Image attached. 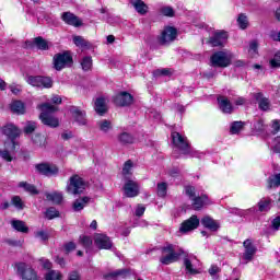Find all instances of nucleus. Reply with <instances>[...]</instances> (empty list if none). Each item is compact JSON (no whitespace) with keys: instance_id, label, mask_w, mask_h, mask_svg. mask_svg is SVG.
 <instances>
[{"instance_id":"423d86ee","label":"nucleus","mask_w":280,"mask_h":280,"mask_svg":"<svg viewBox=\"0 0 280 280\" xmlns=\"http://www.w3.org/2000/svg\"><path fill=\"white\" fill-rule=\"evenodd\" d=\"M180 255H183V250L178 253L174 249V245L166 244L162 247V257L160 258V261L161 264H164V266H170V264L176 262Z\"/></svg>"},{"instance_id":"49530a36","label":"nucleus","mask_w":280,"mask_h":280,"mask_svg":"<svg viewBox=\"0 0 280 280\" xmlns=\"http://www.w3.org/2000/svg\"><path fill=\"white\" fill-rule=\"evenodd\" d=\"M132 174V161H127L124 164L122 167V175L125 176V178H128V176H130Z\"/></svg>"},{"instance_id":"7c9ffc66","label":"nucleus","mask_w":280,"mask_h":280,"mask_svg":"<svg viewBox=\"0 0 280 280\" xmlns=\"http://www.w3.org/2000/svg\"><path fill=\"white\" fill-rule=\"evenodd\" d=\"M18 187H20V189H24V191H27V194H31L32 196H36L38 194V189H36V186L27 182H20L18 184Z\"/></svg>"},{"instance_id":"b1692460","label":"nucleus","mask_w":280,"mask_h":280,"mask_svg":"<svg viewBox=\"0 0 280 280\" xmlns=\"http://www.w3.org/2000/svg\"><path fill=\"white\" fill-rule=\"evenodd\" d=\"M253 97L258 102L260 110H268L270 108V101L267 97H264L262 93H254Z\"/></svg>"},{"instance_id":"4d7b16f0","label":"nucleus","mask_w":280,"mask_h":280,"mask_svg":"<svg viewBox=\"0 0 280 280\" xmlns=\"http://www.w3.org/2000/svg\"><path fill=\"white\" fill-rule=\"evenodd\" d=\"M161 12L164 16H174V9H172L171 7L162 8Z\"/></svg>"},{"instance_id":"603ef678","label":"nucleus","mask_w":280,"mask_h":280,"mask_svg":"<svg viewBox=\"0 0 280 280\" xmlns=\"http://www.w3.org/2000/svg\"><path fill=\"white\" fill-rule=\"evenodd\" d=\"M9 89L11 93H13V95H19V93L23 91V86L16 83H12L11 85H9Z\"/></svg>"},{"instance_id":"8fccbe9b","label":"nucleus","mask_w":280,"mask_h":280,"mask_svg":"<svg viewBox=\"0 0 280 280\" xmlns=\"http://www.w3.org/2000/svg\"><path fill=\"white\" fill-rule=\"evenodd\" d=\"M80 244H82L84 248H91V246H93V240L89 236H80Z\"/></svg>"},{"instance_id":"5701e85b","label":"nucleus","mask_w":280,"mask_h":280,"mask_svg":"<svg viewBox=\"0 0 280 280\" xmlns=\"http://www.w3.org/2000/svg\"><path fill=\"white\" fill-rule=\"evenodd\" d=\"M201 224L205 226V229H208L209 231L215 232L220 229V222L217 220H213V218L206 215L201 219Z\"/></svg>"},{"instance_id":"a211bd4d","label":"nucleus","mask_w":280,"mask_h":280,"mask_svg":"<svg viewBox=\"0 0 280 280\" xmlns=\"http://www.w3.org/2000/svg\"><path fill=\"white\" fill-rule=\"evenodd\" d=\"M70 113L74 121L78 122L79 126H86V112L80 109L79 107L70 108Z\"/></svg>"},{"instance_id":"9d476101","label":"nucleus","mask_w":280,"mask_h":280,"mask_svg":"<svg viewBox=\"0 0 280 280\" xmlns=\"http://www.w3.org/2000/svg\"><path fill=\"white\" fill-rule=\"evenodd\" d=\"M26 82L37 89H51L54 86V81L49 77H28Z\"/></svg>"},{"instance_id":"f3484780","label":"nucleus","mask_w":280,"mask_h":280,"mask_svg":"<svg viewBox=\"0 0 280 280\" xmlns=\"http://www.w3.org/2000/svg\"><path fill=\"white\" fill-rule=\"evenodd\" d=\"M197 226H200V219L197 215H192L182 223L179 231L182 233H189V231L196 230Z\"/></svg>"},{"instance_id":"c85d7f7f","label":"nucleus","mask_w":280,"mask_h":280,"mask_svg":"<svg viewBox=\"0 0 280 280\" xmlns=\"http://www.w3.org/2000/svg\"><path fill=\"white\" fill-rule=\"evenodd\" d=\"M267 187L268 189H277V187H280V173L273 174L268 177Z\"/></svg>"},{"instance_id":"a878e982","label":"nucleus","mask_w":280,"mask_h":280,"mask_svg":"<svg viewBox=\"0 0 280 280\" xmlns=\"http://www.w3.org/2000/svg\"><path fill=\"white\" fill-rule=\"evenodd\" d=\"M46 200L49 202H52L54 205H60L62 202L63 196L62 192L52 191V192H46L45 194Z\"/></svg>"},{"instance_id":"4468645a","label":"nucleus","mask_w":280,"mask_h":280,"mask_svg":"<svg viewBox=\"0 0 280 280\" xmlns=\"http://www.w3.org/2000/svg\"><path fill=\"white\" fill-rule=\"evenodd\" d=\"M176 28L172 26H167L162 32V35L160 36V43L161 45H170V43H173V40H176Z\"/></svg>"},{"instance_id":"864d4df0","label":"nucleus","mask_w":280,"mask_h":280,"mask_svg":"<svg viewBox=\"0 0 280 280\" xmlns=\"http://www.w3.org/2000/svg\"><path fill=\"white\" fill-rule=\"evenodd\" d=\"M270 65L273 69L280 67V51H278L275 57L270 60Z\"/></svg>"},{"instance_id":"f704fd0d","label":"nucleus","mask_w":280,"mask_h":280,"mask_svg":"<svg viewBox=\"0 0 280 280\" xmlns=\"http://www.w3.org/2000/svg\"><path fill=\"white\" fill-rule=\"evenodd\" d=\"M236 23L240 30H247L249 25L248 16L244 13L238 14Z\"/></svg>"},{"instance_id":"ddd939ff","label":"nucleus","mask_w":280,"mask_h":280,"mask_svg":"<svg viewBox=\"0 0 280 280\" xmlns=\"http://www.w3.org/2000/svg\"><path fill=\"white\" fill-rule=\"evenodd\" d=\"M229 40V33L225 31H217L212 37H210L209 43L212 47H223Z\"/></svg>"},{"instance_id":"de8ad7c7","label":"nucleus","mask_w":280,"mask_h":280,"mask_svg":"<svg viewBox=\"0 0 280 280\" xmlns=\"http://www.w3.org/2000/svg\"><path fill=\"white\" fill-rule=\"evenodd\" d=\"M257 49H259V44L257 43V40L250 42L248 54L249 56H252V58H255V56H257Z\"/></svg>"},{"instance_id":"20e7f679","label":"nucleus","mask_w":280,"mask_h":280,"mask_svg":"<svg viewBox=\"0 0 280 280\" xmlns=\"http://www.w3.org/2000/svg\"><path fill=\"white\" fill-rule=\"evenodd\" d=\"M186 196L191 200L192 209L195 211H200L205 205H209V197L207 195L198 196L196 195V188L192 186H187L185 188Z\"/></svg>"},{"instance_id":"39448f33","label":"nucleus","mask_w":280,"mask_h":280,"mask_svg":"<svg viewBox=\"0 0 280 280\" xmlns=\"http://www.w3.org/2000/svg\"><path fill=\"white\" fill-rule=\"evenodd\" d=\"M233 60V52L229 50L217 51L211 56L213 67L226 68L231 66Z\"/></svg>"},{"instance_id":"69168bd1","label":"nucleus","mask_w":280,"mask_h":280,"mask_svg":"<svg viewBox=\"0 0 280 280\" xmlns=\"http://www.w3.org/2000/svg\"><path fill=\"white\" fill-rule=\"evenodd\" d=\"M65 249L67 253H71V250H75V243L70 242V243L66 244Z\"/></svg>"},{"instance_id":"72a5a7b5","label":"nucleus","mask_w":280,"mask_h":280,"mask_svg":"<svg viewBox=\"0 0 280 280\" xmlns=\"http://www.w3.org/2000/svg\"><path fill=\"white\" fill-rule=\"evenodd\" d=\"M34 45H36V47L39 48L42 51H47V49H49V47L51 46V44H49V42H47L43 37H36L34 39Z\"/></svg>"},{"instance_id":"13d9d810","label":"nucleus","mask_w":280,"mask_h":280,"mask_svg":"<svg viewBox=\"0 0 280 280\" xmlns=\"http://www.w3.org/2000/svg\"><path fill=\"white\" fill-rule=\"evenodd\" d=\"M144 213H145V207L143 205H138L136 208L135 215H137V218H141V215H143Z\"/></svg>"},{"instance_id":"c756f323","label":"nucleus","mask_w":280,"mask_h":280,"mask_svg":"<svg viewBox=\"0 0 280 280\" xmlns=\"http://www.w3.org/2000/svg\"><path fill=\"white\" fill-rule=\"evenodd\" d=\"M11 226H13V229L15 231H18L19 233H28L30 232V228H27L25 222L21 221V220L11 221Z\"/></svg>"},{"instance_id":"4be33fe9","label":"nucleus","mask_w":280,"mask_h":280,"mask_svg":"<svg viewBox=\"0 0 280 280\" xmlns=\"http://www.w3.org/2000/svg\"><path fill=\"white\" fill-rule=\"evenodd\" d=\"M61 19L67 25H72L73 27H80L82 25V20L78 19V16L71 12L62 13Z\"/></svg>"},{"instance_id":"e433bc0d","label":"nucleus","mask_w":280,"mask_h":280,"mask_svg":"<svg viewBox=\"0 0 280 280\" xmlns=\"http://www.w3.org/2000/svg\"><path fill=\"white\" fill-rule=\"evenodd\" d=\"M73 43L77 47H81V49H86V47H91L89 40L84 39L82 36H74Z\"/></svg>"},{"instance_id":"bb28decb","label":"nucleus","mask_w":280,"mask_h":280,"mask_svg":"<svg viewBox=\"0 0 280 280\" xmlns=\"http://www.w3.org/2000/svg\"><path fill=\"white\" fill-rule=\"evenodd\" d=\"M272 205V199H270L269 197L267 198H261L258 203H257V207H258V211L260 213H267V211L270 210V206Z\"/></svg>"},{"instance_id":"473e14b6","label":"nucleus","mask_w":280,"mask_h":280,"mask_svg":"<svg viewBox=\"0 0 280 280\" xmlns=\"http://www.w3.org/2000/svg\"><path fill=\"white\" fill-rule=\"evenodd\" d=\"M94 108L98 115H104L106 113V98H96Z\"/></svg>"},{"instance_id":"79ce46f5","label":"nucleus","mask_w":280,"mask_h":280,"mask_svg":"<svg viewBox=\"0 0 280 280\" xmlns=\"http://www.w3.org/2000/svg\"><path fill=\"white\" fill-rule=\"evenodd\" d=\"M46 280H62V273L58 270H49L45 275Z\"/></svg>"},{"instance_id":"aec40b11","label":"nucleus","mask_w":280,"mask_h":280,"mask_svg":"<svg viewBox=\"0 0 280 280\" xmlns=\"http://www.w3.org/2000/svg\"><path fill=\"white\" fill-rule=\"evenodd\" d=\"M114 102L117 106H130V104L133 102V97L132 94L128 92H120L115 96Z\"/></svg>"},{"instance_id":"052dcab7","label":"nucleus","mask_w":280,"mask_h":280,"mask_svg":"<svg viewBox=\"0 0 280 280\" xmlns=\"http://www.w3.org/2000/svg\"><path fill=\"white\" fill-rule=\"evenodd\" d=\"M271 226H272L273 231H279V229H280V217H276L271 221Z\"/></svg>"},{"instance_id":"bf43d9fd","label":"nucleus","mask_w":280,"mask_h":280,"mask_svg":"<svg viewBox=\"0 0 280 280\" xmlns=\"http://www.w3.org/2000/svg\"><path fill=\"white\" fill-rule=\"evenodd\" d=\"M272 150H273V152H276L277 154H280V137H277V138L273 140Z\"/></svg>"},{"instance_id":"9b49d317","label":"nucleus","mask_w":280,"mask_h":280,"mask_svg":"<svg viewBox=\"0 0 280 280\" xmlns=\"http://www.w3.org/2000/svg\"><path fill=\"white\" fill-rule=\"evenodd\" d=\"M139 183L135 179H127L124 185V194L127 198H137L139 196Z\"/></svg>"},{"instance_id":"e2e57ef3","label":"nucleus","mask_w":280,"mask_h":280,"mask_svg":"<svg viewBox=\"0 0 280 280\" xmlns=\"http://www.w3.org/2000/svg\"><path fill=\"white\" fill-rule=\"evenodd\" d=\"M271 128H272L273 135H277V132H279V130H280V121L279 120H273L272 125H271Z\"/></svg>"},{"instance_id":"a18cd8bd","label":"nucleus","mask_w":280,"mask_h":280,"mask_svg":"<svg viewBox=\"0 0 280 280\" xmlns=\"http://www.w3.org/2000/svg\"><path fill=\"white\" fill-rule=\"evenodd\" d=\"M158 196H160V198L167 196V183L161 182L158 184Z\"/></svg>"},{"instance_id":"37998d69","label":"nucleus","mask_w":280,"mask_h":280,"mask_svg":"<svg viewBox=\"0 0 280 280\" xmlns=\"http://www.w3.org/2000/svg\"><path fill=\"white\" fill-rule=\"evenodd\" d=\"M81 67L83 71H91V69L93 68V59L91 57H84L81 60Z\"/></svg>"},{"instance_id":"f257e3e1","label":"nucleus","mask_w":280,"mask_h":280,"mask_svg":"<svg viewBox=\"0 0 280 280\" xmlns=\"http://www.w3.org/2000/svg\"><path fill=\"white\" fill-rule=\"evenodd\" d=\"M2 132L8 137V140L4 142V149L0 150V156L3 161L12 163V161H14L16 148H19L16 139L20 137L21 130H19L16 126L10 124L3 127Z\"/></svg>"},{"instance_id":"412c9836","label":"nucleus","mask_w":280,"mask_h":280,"mask_svg":"<svg viewBox=\"0 0 280 280\" xmlns=\"http://www.w3.org/2000/svg\"><path fill=\"white\" fill-rule=\"evenodd\" d=\"M217 100L222 113H225L226 115H231V113H233V104H231V101L226 96L220 95Z\"/></svg>"},{"instance_id":"3c124183","label":"nucleus","mask_w":280,"mask_h":280,"mask_svg":"<svg viewBox=\"0 0 280 280\" xmlns=\"http://www.w3.org/2000/svg\"><path fill=\"white\" fill-rule=\"evenodd\" d=\"M36 130V122L34 121H28L24 128V132H26V135H32V132H34Z\"/></svg>"},{"instance_id":"dca6fc26","label":"nucleus","mask_w":280,"mask_h":280,"mask_svg":"<svg viewBox=\"0 0 280 280\" xmlns=\"http://www.w3.org/2000/svg\"><path fill=\"white\" fill-rule=\"evenodd\" d=\"M244 246V253H243V259L244 261H253V257H255V254L257 253V247L253 244V241L246 240L243 243Z\"/></svg>"},{"instance_id":"cd10ccee","label":"nucleus","mask_w":280,"mask_h":280,"mask_svg":"<svg viewBox=\"0 0 280 280\" xmlns=\"http://www.w3.org/2000/svg\"><path fill=\"white\" fill-rule=\"evenodd\" d=\"M11 110L15 113V115H25V103L21 101H13L11 103Z\"/></svg>"},{"instance_id":"f8f14e48","label":"nucleus","mask_w":280,"mask_h":280,"mask_svg":"<svg viewBox=\"0 0 280 280\" xmlns=\"http://www.w3.org/2000/svg\"><path fill=\"white\" fill-rule=\"evenodd\" d=\"M36 172L43 176H58V166L49 163H39L35 165Z\"/></svg>"},{"instance_id":"2eb2a0df","label":"nucleus","mask_w":280,"mask_h":280,"mask_svg":"<svg viewBox=\"0 0 280 280\" xmlns=\"http://www.w3.org/2000/svg\"><path fill=\"white\" fill-rule=\"evenodd\" d=\"M94 244L97 246V248L104 250H109V248H113V242L106 234H95Z\"/></svg>"},{"instance_id":"680f3d73","label":"nucleus","mask_w":280,"mask_h":280,"mask_svg":"<svg viewBox=\"0 0 280 280\" xmlns=\"http://www.w3.org/2000/svg\"><path fill=\"white\" fill-rule=\"evenodd\" d=\"M39 261L43 268H45L46 270H51V261H49V259L42 258Z\"/></svg>"},{"instance_id":"0eeeda50","label":"nucleus","mask_w":280,"mask_h":280,"mask_svg":"<svg viewBox=\"0 0 280 280\" xmlns=\"http://www.w3.org/2000/svg\"><path fill=\"white\" fill-rule=\"evenodd\" d=\"M15 267L19 277H21L23 280H38V275L36 273V270L32 268V266L25 262H18Z\"/></svg>"},{"instance_id":"4c0bfd02","label":"nucleus","mask_w":280,"mask_h":280,"mask_svg":"<svg viewBox=\"0 0 280 280\" xmlns=\"http://www.w3.org/2000/svg\"><path fill=\"white\" fill-rule=\"evenodd\" d=\"M244 130V122L243 121H234L230 127L231 135H240Z\"/></svg>"},{"instance_id":"6e6552de","label":"nucleus","mask_w":280,"mask_h":280,"mask_svg":"<svg viewBox=\"0 0 280 280\" xmlns=\"http://www.w3.org/2000/svg\"><path fill=\"white\" fill-rule=\"evenodd\" d=\"M73 65V58L69 52L57 54L54 56V68L56 71H62L66 67Z\"/></svg>"},{"instance_id":"5fc2aeb1","label":"nucleus","mask_w":280,"mask_h":280,"mask_svg":"<svg viewBox=\"0 0 280 280\" xmlns=\"http://www.w3.org/2000/svg\"><path fill=\"white\" fill-rule=\"evenodd\" d=\"M12 205L16 208V209H23V200L21 199V197L19 196H14L12 198Z\"/></svg>"},{"instance_id":"393cba45","label":"nucleus","mask_w":280,"mask_h":280,"mask_svg":"<svg viewBox=\"0 0 280 280\" xmlns=\"http://www.w3.org/2000/svg\"><path fill=\"white\" fill-rule=\"evenodd\" d=\"M130 3L138 14H148V4L143 0H130Z\"/></svg>"},{"instance_id":"1a4fd4ad","label":"nucleus","mask_w":280,"mask_h":280,"mask_svg":"<svg viewBox=\"0 0 280 280\" xmlns=\"http://www.w3.org/2000/svg\"><path fill=\"white\" fill-rule=\"evenodd\" d=\"M173 143L177 149L182 152V154H189L191 152V148L189 147V141L183 135L174 131L172 132Z\"/></svg>"},{"instance_id":"c9c22d12","label":"nucleus","mask_w":280,"mask_h":280,"mask_svg":"<svg viewBox=\"0 0 280 280\" xmlns=\"http://www.w3.org/2000/svg\"><path fill=\"white\" fill-rule=\"evenodd\" d=\"M118 141L122 143V145H128V143H135V138L128 132H122L118 136Z\"/></svg>"},{"instance_id":"6e6d98bb","label":"nucleus","mask_w":280,"mask_h":280,"mask_svg":"<svg viewBox=\"0 0 280 280\" xmlns=\"http://www.w3.org/2000/svg\"><path fill=\"white\" fill-rule=\"evenodd\" d=\"M35 237L42 240V242H47V240H49V234L45 231H38L35 233Z\"/></svg>"},{"instance_id":"338daca9","label":"nucleus","mask_w":280,"mask_h":280,"mask_svg":"<svg viewBox=\"0 0 280 280\" xmlns=\"http://www.w3.org/2000/svg\"><path fill=\"white\" fill-rule=\"evenodd\" d=\"M235 106H244L246 104V98L240 96L234 101Z\"/></svg>"},{"instance_id":"7ed1b4c3","label":"nucleus","mask_w":280,"mask_h":280,"mask_svg":"<svg viewBox=\"0 0 280 280\" xmlns=\"http://www.w3.org/2000/svg\"><path fill=\"white\" fill-rule=\"evenodd\" d=\"M85 189L86 183L80 175H72L66 186L67 194H70L71 196L83 194Z\"/></svg>"},{"instance_id":"f03ea898","label":"nucleus","mask_w":280,"mask_h":280,"mask_svg":"<svg viewBox=\"0 0 280 280\" xmlns=\"http://www.w3.org/2000/svg\"><path fill=\"white\" fill-rule=\"evenodd\" d=\"M39 110H42L39 115V119L44 126H48L49 128H58L60 126V120L51 115V113H56L58 110V107L49 104V103H44L37 106Z\"/></svg>"},{"instance_id":"774afa93","label":"nucleus","mask_w":280,"mask_h":280,"mask_svg":"<svg viewBox=\"0 0 280 280\" xmlns=\"http://www.w3.org/2000/svg\"><path fill=\"white\" fill-rule=\"evenodd\" d=\"M68 280H81L80 279V273H78V271H72L70 272Z\"/></svg>"},{"instance_id":"0e129e2a","label":"nucleus","mask_w":280,"mask_h":280,"mask_svg":"<svg viewBox=\"0 0 280 280\" xmlns=\"http://www.w3.org/2000/svg\"><path fill=\"white\" fill-rule=\"evenodd\" d=\"M218 272H220V267L212 265L209 269V275H211V277H215V275H218Z\"/></svg>"},{"instance_id":"6ab92c4d","label":"nucleus","mask_w":280,"mask_h":280,"mask_svg":"<svg viewBox=\"0 0 280 280\" xmlns=\"http://www.w3.org/2000/svg\"><path fill=\"white\" fill-rule=\"evenodd\" d=\"M91 197H79L71 205L72 211H74V213H80V211H83L85 207H89Z\"/></svg>"},{"instance_id":"58836bf2","label":"nucleus","mask_w":280,"mask_h":280,"mask_svg":"<svg viewBox=\"0 0 280 280\" xmlns=\"http://www.w3.org/2000/svg\"><path fill=\"white\" fill-rule=\"evenodd\" d=\"M97 127L101 132H108L109 130H113V124L110 122V120L106 119L98 121Z\"/></svg>"},{"instance_id":"c03bdc74","label":"nucleus","mask_w":280,"mask_h":280,"mask_svg":"<svg viewBox=\"0 0 280 280\" xmlns=\"http://www.w3.org/2000/svg\"><path fill=\"white\" fill-rule=\"evenodd\" d=\"M45 217L47 218V220H54V218L60 217V212L56 210V208L50 207L46 210Z\"/></svg>"},{"instance_id":"09e8293b","label":"nucleus","mask_w":280,"mask_h":280,"mask_svg":"<svg viewBox=\"0 0 280 280\" xmlns=\"http://www.w3.org/2000/svg\"><path fill=\"white\" fill-rule=\"evenodd\" d=\"M153 75L155 78H161V75H172V70H170L167 68L158 69V70L153 71Z\"/></svg>"},{"instance_id":"a19ab883","label":"nucleus","mask_w":280,"mask_h":280,"mask_svg":"<svg viewBox=\"0 0 280 280\" xmlns=\"http://www.w3.org/2000/svg\"><path fill=\"white\" fill-rule=\"evenodd\" d=\"M184 265L186 268V272H188V275H198V272H200L198 269L194 267V264H191V260H189V258L184 259Z\"/></svg>"},{"instance_id":"2f4dec72","label":"nucleus","mask_w":280,"mask_h":280,"mask_svg":"<svg viewBox=\"0 0 280 280\" xmlns=\"http://www.w3.org/2000/svg\"><path fill=\"white\" fill-rule=\"evenodd\" d=\"M130 275L128 269H118L114 272L108 273L106 277L110 279H126Z\"/></svg>"},{"instance_id":"ea45409f","label":"nucleus","mask_w":280,"mask_h":280,"mask_svg":"<svg viewBox=\"0 0 280 280\" xmlns=\"http://www.w3.org/2000/svg\"><path fill=\"white\" fill-rule=\"evenodd\" d=\"M33 143L36 145V148H45V145H47V140L45 139V136L35 135L33 137Z\"/></svg>"}]
</instances>
